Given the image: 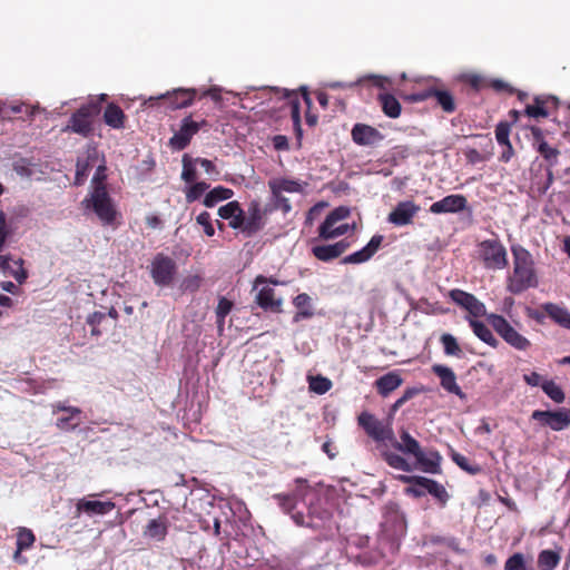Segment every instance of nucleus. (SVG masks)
<instances>
[{"label": "nucleus", "mask_w": 570, "mask_h": 570, "mask_svg": "<svg viewBox=\"0 0 570 570\" xmlns=\"http://www.w3.org/2000/svg\"><path fill=\"white\" fill-rule=\"evenodd\" d=\"M513 269L507 278V289L511 294H521L539 284L531 253L520 245L511 247Z\"/></svg>", "instance_id": "obj_1"}, {"label": "nucleus", "mask_w": 570, "mask_h": 570, "mask_svg": "<svg viewBox=\"0 0 570 570\" xmlns=\"http://www.w3.org/2000/svg\"><path fill=\"white\" fill-rule=\"evenodd\" d=\"M86 209H91L105 226H116L119 213L107 190L105 183L96 184L82 200Z\"/></svg>", "instance_id": "obj_2"}, {"label": "nucleus", "mask_w": 570, "mask_h": 570, "mask_svg": "<svg viewBox=\"0 0 570 570\" xmlns=\"http://www.w3.org/2000/svg\"><path fill=\"white\" fill-rule=\"evenodd\" d=\"M358 424L365 430L366 434L376 442L377 448L385 456L389 465H392V454L385 449L390 441H392L391 422L386 417L379 420L368 412H363L358 416Z\"/></svg>", "instance_id": "obj_3"}, {"label": "nucleus", "mask_w": 570, "mask_h": 570, "mask_svg": "<svg viewBox=\"0 0 570 570\" xmlns=\"http://www.w3.org/2000/svg\"><path fill=\"white\" fill-rule=\"evenodd\" d=\"M100 114V105L98 101H89L88 104L79 107L71 114L63 132H73L88 138L94 132V122L96 117Z\"/></svg>", "instance_id": "obj_4"}, {"label": "nucleus", "mask_w": 570, "mask_h": 570, "mask_svg": "<svg viewBox=\"0 0 570 570\" xmlns=\"http://www.w3.org/2000/svg\"><path fill=\"white\" fill-rule=\"evenodd\" d=\"M397 92L400 97H402L404 100L412 102H419L424 101L429 98H434L436 100V105L446 114H452L456 109L455 99L453 95L446 89L429 87L419 91L407 94L402 88H399Z\"/></svg>", "instance_id": "obj_5"}, {"label": "nucleus", "mask_w": 570, "mask_h": 570, "mask_svg": "<svg viewBox=\"0 0 570 570\" xmlns=\"http://www.w3.org/2000/svg\"><path fill=\"white\" fill-rule=\"evenodd\" d=\"M149 272L157 286L166 287L173 283L177 274V264L171 257L158 253L150 263Z\"/></svg>", "instance_id": "obj_6"}, {"label": "nucleus", "mask_w": 570, "mask_h": 570, "mask_svg": "<svg viewBox=\"0 0 570 570\" xmlns=\"http://www.w3.org/2000/svg\"><path fill=\"white\" fill-rule=\"evenodd\" d=\"M449 297L456 306L466 313L469 321L487 316L485 305L478 299L475 295L460 288H453L449 292Z\"/></svg>", "instance_id": "obj_7"}, {"label": "nucleus", "mask_w": 570, "mask_h": 570, "mask_svg": "<svg viewBox=\"0 0 570 570\" xmlns=\"http://www.w3.org/2000/svg\"><path fill=\"white\" fill-rule=\"evenodd\" d=\"M480 256L489 269H503L508 265L507 249L498 239H485L480 243Z\"/></svg>", "instance_id": "obj_8"}, {"label": "nucleus", "mask_w": 570, "mask_h": 570, "mask_svg": "<svg viewBox=\"0 0 570 570\" xmlns=\"http://www.w3.org/2000/svg\"><path fill=\"white\" fill-rule=\"evenodd\" d=\"M559 98L552 95H538L533 98V104L527 105L524 108V115L539 119L547 118L551 111L559 108Z\"/></svg>", "instance_id": "obj_9"}, {"label": "nucleus", "mask_w": 570, "mask_h": 570, "mask_svg": "<svg viewBox=\"0 0 570 570\" xmlns=\"http://www.w3.org/2000/svg\"><path fill=\"white\" fill-rule=\"evenodd\" d=\"M531 417L548 425L553 431H561L570 425V410L560 409L558 411H540L535 410Z\"/></svg>", "instance_id": "obj_10"}, {"label": "nucleus", "mask_w": 570, "mask_h": 570, "mask_svg": "<svg viewBox=\"0 0 570 570\" xmlns=\"http://www.w3.org/2000/svg\"><path fill=\"white\" fill-rule=\"evenodd\" d=\"M200 129V124L194 121L191 116H187L181 120L180 128L169 139V146L175 150H184L190 144L191 138Z\"/></svg>", "instance_id": "obj_11"}, {"label": "nucleus", "mask_w": 570, "mask_h": 570, "mask_svg": "<svg viewBox=\"0 0 570 570\" xmlns=\"http://www.w3.org/2000/svg\"><path fill=\"white\" fill-rule=\"evenodd\" d=\"M468 207L466 197L460 194L448 195L430 206V212L435 215L456 214Z\"/></svg>", "instance_id": "obj_12"}, {"label": "nucleus", "mask_w": 570, "mask_h": 570, "mask_svg": "<svg viewBox=\"0 0 570 570\" xmlns=\"http://www.w3.org/2000/svg\"><path fill=\"white\" fill-rule=\"evenodd\" d=\"M92 495L79 499L76 503V512L79 515L85 513L89 517L105 515L115 509V503L111 501H97L91 500Z\"/></svg>", "instance_id": "obj_13"}, {"label": "nucleus", "mask_w": 570, "mask_h": 570, "mask_svg": "<svg viewBox=\"0 0 570 570\" xmlns=\"http://www.w3.org/2000/svg\"><path fill=\"white\" fill-rule=\"evenodd\" d=\"M352 138L355 144L361 146H376L384 139V136L372 126L356 124L352 129Z\"/></svg>", "instance_id": "obj_14"}, {"label": "nucleus", "mask_w": 570, "mask_h": 570, "mask_svg": "<svg viewBox=\"0 0 570 570\" xmlns=\"http://www.w3.org/2000/svg\"><path fill=\"white\" fill-rule=\"evenodd\" d=\"M433 372L440 379L441 386L449 393L455 394L461 400H466V394L461 390L456 383V376L454 372L444 365H433Z\"/></svg>", "instance_id": "obj_15"}, {"label": "nucleus", "mask_w": 570, "mask_h": 570, "mask_svg": "<svg viewBox=\"0 0 570 570\" xmlns=\"http://www.w3.org/2000/svg\"><path fill=\"white\" fill-rule=\"evenodd\" d=\"M197 95L196 89H184L178 88L173 92H167L163 95L160 98L164 99L167 104V107L171 110L186 108L193 105Z\"/></svg>", "instance_id": "obj_16"}, {"label": "nucleus", "mask_w": 570, "mask_h": 570, "mask_svg": "<svg viewBox=\"0 0 570 570\" xmlns=\"http://www.w3.org/2000/svg\"><path fill=\"white\" fill-rule=\"evenodd\" d=\"M413 458L421 471L430 474L441 473L442 456L439 452L433 450L423 451L421 449Z\"/></svg>", "instance_id": "obj_17"}, {"label": "nucleus", "mask_w": 570, "mask_h": 570, "mask_svg": "<svg viewBox=\"0 0 570 570\" xmlns=\"http://www.w3.org/2000/svg\"><path fill=\"white\" fill-rule=\"evenodd\" d=\"M351 243L347 239H342L332 245H314L312 254L322 262H330L340 257L350 247Z\"/></svg>", "instance_id": "obj_18"}, {"label": "nucleus", "mask_w": 570, "mask_h": 570, "mask_svg": "<svg viewBox=\"0 0 570 570\" xmlns=\"http://www.w3.org/2000/svg\"><path fill=\"white\" fill-rule=\"evenodd\" d=\"M383 242L382 235H374L362 249L343 258L344 264H361L367 262L380 248Z\"/></svg>", "instance_id": "obj_19"}, {"label": "nucleus", "mask_w": 570, "mask_h": 570, "mask_svg": "<svg viewBox=\"0 0 570 570\" xmlns=\"http://www.w3.org/2000/svg\"><path fill=\"white\" fill-rule=\"evenodd\" d=\"M23 259L12 261L8 255H0V271L12 276L19 284H23L28 278V272L23 267Z\"/></svg>", "instance_id": "obj_20"}, {"label": "nucleus", "mask_w": 570, "mask_h": 570, "mask_svg": "<svg viewBox=\"0 0 570 570\" xmlns=\"http://www.w3.org/2000/svg\"><path fill=\"white\" fill-rule=\"evenodd\" d=\"M421 207L412 200L400 202L394 206V226H405L413 223Z\"/></svg>", "instance_id": "obj_21"}, {"label": "nucleus", "mask_w": 570, "mask_h": 570, "mask_svg": "<svg viewBox=\"0 0 570 570\" xmlns=\"http://www.w3.org/2000/svg\"><path fill=\"white\" fill-rule=\"evenodd\" d=\"M248 217H246V226L244 228V234L248 237L255 235L261 229H263L264 223V213L261 208V204L257 200L250 202L248 205Z\"/></svg>", "instance_id": "obj_22"}, {"label": "nucleus", "mask_w": 570, "mask_h": 570, "mask_svg": "<svg viewBox=\"0 0 570 570\" xmlns=\"http://www.w3.org/2000/svg\"><path fill=\"white\" fill-rule=\"evenodd\" d=\"M495 332L510 345L519 350H524L529 341L519 334L510 323H492Z\"/></svg>", "instance_id": "obj_23"}, {"label": "nucleus", "mask_w": 570, "mask_h": 570, "mask_svg": "<svg viewBox=\"0 0 570 570\" xmlns=\"http://www.w3.org/2000/svg\"><path fill=\"white\" fill-rule=\"evenodd\" d=\"M104 122L116 130H121L126 127L127 116L124 110L115 102H110L104 110Z\"/></svg>", "instance_id": "obj_24"}, {"label": "nucleus", "mask_w": 570, "mask_h": 570, "mask_svg": "<svg viewBox=\"0 0 570 570\" xmlns=\"http://www.w3.org/2000/svg\"><path fill=\"white\" fill-rule=\"evenodd\" d=\"M57 411H65L68 413L66 417H60L57 420V426L61 430L76 429L80 424L79 414L80 410L78 407L65 406L61 403L53 405V413Z\"/></svg>", "instance_id": "obj_25"}, {"label": "nucleus", "mask_w": 570, "mask_h": 570, "mask_svg": "<svg viewBox=\"0 0 570 570\" xmlns=\"http://www.w3.org/2000/svg\"><path fill=\"white\" fill-rule=\"evenodd\" d=\"M256 303L264 309H269L273 312L281 311L282 299L275 297V292L272 287L263 286L257 295Z\"/></svg>", "instance_id": "obj_26"}, {"label": "nucleus", "mask_w": 570, "mask_h": 570, "mask_svg": "<svg viewBox=\"0 0 570 570\" xmlns=\"http://www.w3.org/2000/svg\"><path fill=\"white\" fill-rule=\"evenodd\" d=\"M271 194L281 193H303V185L295 179L289 178H272L268 180Z\"/></svg>", "instance_id": "obj_27"}, {"label": "nucleus", "mask_w": 570, "mask_h": 570, "mask_svg": "<svg viewBox=\"0 0 570 570\" xmlns=\"http://www.w3.org/2000/svg\"><path fill=\"white\" fill-rule=\"evenodd\" d=\"M283 97L287 99V104L291 108V117L293 120V125L297 135V138H302V127H301V102L298 96L294 91L284 90Z\"/></svg>", "instance_id": "obj_28"}, {"label": "nucleus", "mask_w": 570, "mask_h": 570, "mask_svg": "<svg viewBox=\"0 0 570 570\" xmlns=\"http://www.w3.org/2000/svg\"><path fill=\"white\" fill-rule=\"evenodd\" d=\"M167 534V523L164 519H151L145 530L144 535L148 539H153L156 541H161L165 539Z\"/></svg>", "instance_id": "obj_29"}, {"label": "nucleus", "mask_w": 570, "mask_h": 570, "mask_svg": "<svg viewBox=\"0 0 570 570\" xmlns=\"http://www.w3.org/2000/svg\"><path fill=\"white\" fill-rule=\"evenodd\" d=\"M233 195L234 191L232 189L224 186H217L206 194L203 203L206 207L210 208L219 202L232 198Z\"/></svg>", "instance_id": "obj_30"}, {"label": "nucleus", "mask_w": 570, "mask_h": 570, "mask_svg": "<svg viewBox=\"0 0 570 570\" xmlns=\"http://www.w3.org/2000/svg\"><path fill=\"white\" fill-rule=\"evenodd\" d=\"M394 448L412 456H414L421 450L419 442L413 439L406 431H401L400 442L396 443L394 441Z\"/></svg>", "instance_id": "obj_31"}, {"label": "nucleus", "mask_w": 570, "mask_h": 570, "mask_svg": "<svg viewBox=\"0 0 570 570\" xmlns=\"http://www.w3.org/2000/svg\"><path fill=\"white\" fill-rule=\"evenodd\" d=\"M472 326L473 333L483 342L491 346H495L498 341L492 332L490 325L492 323H470Z\"/></svg>", "instance_id": "obj_32"}, {"label": "nucleus", "mask_w": 570, "mask_h": 570, "mask_svg": "<svg viewBox=\"0 0 570 570\" xmlns=\"http://www.w3.org/2000/svg\"><path fill=\"white\" fill-rule=\"evenodd\" d=\"M535 150L544 158L549 165V168H552L558 164L560 151L557 148L549 146L548 142L539 145ZM548 177L549 180H552L551 169L548 170Z\"/></svg>", "instance_id": "obj_33"}, {"label": "nucleus", "mask_w": 570, "mask_h": 570, "mask_svg": "<svg viewBox=\"0 0 570 570\" xmlns=\"http://www.w3.org/2000/svg\"><path fill=\"white\" fill-rule=\"evenodd\" d=\"M560 562V554L552 550H543L539 553L538 566L541 570H553Z\"/></svg>", "instance_id": "obj_34"}, {"label": "nucleus", "mask_w": 570, "mask_h": 570, "mask_svg": "<svg viewBox=\"0 0 570 570\" xmlns=\"http://www.w3.org/2000/svg\"><path fill=\"white\" fill-rule=\"evenodd\" d=\"M311 302L312 299L306 293L298 294L294 298V305L297 308V316L308 318L314 315Z\"/></svg>", "instance_id": "obj_35"}, {"label": "nucleus", "mask_w": 570, "mask_h": 570, "mask_svg": "<svg viewBox=\"0 0 570 570\" xmlns=\"http://www.w3.org/2000/svg\"><path fill=\"white\" fill-rule=\"evenodd\" d=\"M421 482L425 487L428 493L436 498L442 503L448 501L449 494L442 484L431 479H422Z\"/></svg>", "instance_id": "obj_36"}, {"label": "nucleus", "mask_w": 570, "mask_h": 570, "mask_svg": "<svg viewBox=\"0 0 570 570\" xmlns=\"http://www.w3.org/2000/svg\"><path fill=\"white\" fill-rule=\"evenodd\" d=\"M35 542V535L31 530L22 528L17 535V552L16 557L23 550L29 549Z\"/></svg>", "instance_id": "obj_37"}, {"label": "nucleus", "mask_w": 570, "mask_h": 570, "mask_svg": "<svg viewBox=\"0 0 570 570\" xmlns=\"http://www.w3.org/2000/svg\"><path fill=\"white\" fill-rule=\"evenodd\" d=\"M542 307L552 321H570V314L556 304L547 303Z\"/></svg>", "instance_id": "obj_38"}, {"label": "nucleus", "mask_w": 570, "mask_h": 570, "mask_svg": "<svg viewBox=\"0 0 570 570\" xmlns=\"http://www.w3.org/2000/svg\"><path fill=\"white\" fill-rule=\"evenodd\" d=\"M542 390L556 403H562L564 401V393L553 381L542 383Z\"/></svg>", "instance_id": "obj_39"}, {"label": "nucleus", "mask_w": 570, "mask_h": 570, "mask_svg": "<svg viewBox=\"0 0 570 570\" xmlns=\"http://www.w3.org/2000/svg\"><path fill=\"white\" fill-rule=\"evenodd\" d=\"M181 179L185 183H195L197 179V171L196 168L193 165L191 158L185 154L183 156V171H181Z\"/></svg>", "instance_id": "obj_40"}, {"label": "nucleus", "mask_w": 570, "mask_h": 570, "mask_svg": "<svg viewBox=\"0 0 570 570\" xmlns=\"http://www.w3.org/2000/svg\"><path fill=\"white\" fill-rule=\"evenodd\" d=\"M452 460L464 471H466L471 475H475L481 471V468L478 464H472L468 458L464 455L452 452Z\"/></svg>", "instance_id": "obj_41"}, {"label": "nucleus", "mask_w": 570, "mask_h": 570, "mask_svg": "<svg viewBox=\"0 0 570 570\" xmlns=\"http://www.w3.org/2000/svg\"><path fill=\"white\" fill-rule=\"evenodd\" d=\"M309 389L317 394H324L332 387V382L323 376H309Z\"/></svg>", "instance_id": "obj_42"}, {"label": "nucleus", "mask_w": 570, "mask_h": 570, "mask_svg": "<svg viewBox=\"0 0 570 570\" xmlns=\"http://www.w3.org/2000/svg\"><path fill=\"white\" fill-rule=\"evenodd\" d=\"M461 80L476 91L488 88V79L478 73L463 75Z\"/></svg>", "instance_id": "obj_43"}, {"label": "nucleus", "mask_w": 570, "mask_h": 570, "mask_svg": "<svg viewBox=\"0 0 570 570\" xmlns=\"http://www.w3.org/2000/svg\"><path fill=\"white\" fill-rule=\"evenodd\" d=\"M401 480L405 482H412L413 484L406 489V492L413 494L414 497H422L425 494L426 489L421 482L422 479H426L425 476H401Z\"/></svg>", "instance_id": "obj_44"}, {"label": "nucleus", "mask_w": 570, "mask_h": 570, "mask_svg": "<svg viewBox=\"0 0 570 570\" xmlns=\"http://www.w3.org/2000/svg\"><path fill=\"white\" fill-rule=\"evenodd\" d=\"M208 188H209V185L206 181L194 183L186 190L187 203L190 204V203L196 202Z\"/></svg>", "instance_id": "obj_45"}, {"label": "nucleus", "mask_w": 570, "mask_h": 570, "mask_svg": "<svg viewBox=\"0 0 570 570\" xmlns=\"http://www.w3.org/2000/svg\"><path fill=\"white\" fill-rule=\"evenodd\" d=\"M441 342L446 355L459 356L461 354V348L454 336L451 334H443L441 337Z\"/></svg>", "instance_id": "obj_46"}, {"label": "nucleus", "mask_w": 570, "mask_h": 570, "mask_svg": "<svg viewBox=\"0 0 570 570\" xmlns=\"http://www.w3.org/2000/svg\"><path fill=\"white\" fill-rule=\"evenodd\" d=\"M24 112L28 116L33 115V111L28 105L19 104V105H9L0 108V114L3 117H11L18 114Z\"/></svg>", "instance_id": "obj_47"}, {"label": "nucleus", "mask_w": 570, "mask_h": 570, "mask_svg": "<svg viewBox=\"0 0 570 570\" xmlns=\"http://www.w3.org/2000/svg\"><path fill=\"white\" fill-rule=\"evenodd\" d=\"M511 131V124L508 121H500L495 127V139L499 145H508L510 142L509 136Z\"/></svg>", "instance_id": "obj_48"}, {"label": "nucleus", "mask_w": 570, "mask_h": 570, "mask_svg": "<svg viewBox=\"0 0 570 570\" xmlns=\"http://www.w3.org/2000/svg\"><path fill=\"white\" fill-rule=\"evenodd\" d=\"M202 277L199 275H188L180 283L181 292L195 293L202 285Z\"/></svg>", "instance_id": "obj_49"}, {"label": "nucleus", "mask_w": 570, "mask_h": 570, "mask_svg": "<svg viewBox=\"0 0 570 570\" xmlns=\"http://www.w3.org/2000/svg\"><path fill=\"white\" fill-rule=\"evenodd\" d=\"M351 215V209L347 206H338L331 210L326 216V225H331L332 222H341L346 219Z\"/></svg>", "instance_id": "obj_50"}, {"label": "nucleus", "mask_w": 570, "mask_h": 570, "mask_svg": "<svg viewBox=\"0 0 570 570\" xmlns=\"http://www.w3.org/2000/svg\"><path fill=\"white\" fill-rule=\"evenodd\" d=\"M272 202L274 209H279L284 214H287L292 209V205L289 199L283 195V193L277 191L276 194H272Z\"/></svg>", "instance_id": "obj_51"}, {"label": "nucleus", "mask_w": 570, "mask_h": 570, "mask_svg": "<svg viewBox=\"0 0 570 570\" xmlns=\"http://www.w3.org/2000/svg\"><path fill=\"white\" fill-rule=\"evenodd\" d=\"M505 570H528L523 554L514 553L511 556L504 566Z\"/></svg>", "instance_id": "obj_52"}, {"label": "nucleus", "mask_w": 570, "mask_h": 570, "mask_svg": "<svg viewBox=\"0 0 570 570\" xmlns=\"http://www.w3.org/2000/svg\"><path fill=\"white\" fill-rule=\"evenodd\" d=\"M196 222L197 224H199L200 226H203L204 228V233L208 236V237H212L214 236L215 234V228L212 224V217H210V214L208 212H202L197 217H196Z\"/></svg>", "instance_id": "obj_53"}, {"label": "nucleus", "mask_w": 570, "mask_h": 570, "mask_svg": "<svg viewBox=\"0 0 570 570\" xmlns=\"http://www.w3.org/2000/svg\"><path fill=\"white\" fill-rule=\"evenodd\" d=\"M91 168V164L89 161V157L86 160H78L76 165V184L80 185L85 180L88 175V171Z\"/></svg>", "instance_id": "obj_54"}, {"label": "nucleus", "mask_w": 570, "mask_h": 570, "mask_svg": "<svg viewBox=\"0 0 570 570\" xmlns=\"http://www.w3.org/2000/svg\"><path fill=\"white\" fill-rule=\"evenodd\" d=\"M338 222H332L331 225H326V218L318 227V237L321 239H334L335 238V228H337Z\"/></svg>", "instance_id": "obj_55"}, {"label": "nucleus", "mask_w": 570, "mask_h": 570, "mask_svg": "<svg viewBox=\"0 0 570 570\" xmlns=\"http://www.w3.org/2000/svg\"><path fill=\"white\" fill-rule=\"evenodd\" d=\"M240 205L237 200H233L227 203L224 206H220L218 209V215L223 219H230L240 209Z\"/></svg>", "instance_id": "obj_56"}, {"label": "nucleus", "mask_w": 570, "mask_h": 570, "mask_svg": "<svg viewBox=\"0 0 570 570\" xmlns=\"http://www.w3.org/2000/svg\"><path fill=\"white\" fill-rule=\"evenodd\" d=\"M468 164L475 165L482 161H485L488 159V156L482 155L480 151H478L475 148L472 147H465L462 150Z\"/></svg>", "instance_id": "obj_57"}, {"label": "nucleus", "mask_w": 570, "mask_h": 570, "mask_svg": "<svg viewBox=\"0 0 570 570\" xmlns=\"http://www.w3.org/2000/svg\"><path fill=\"white\" fill-rule=\"evenodd\" d=\"M233 302L226 297H220L216 307V316L218 321H223L232 311Z\"/></svg>", "instance_id": "obj_58"}, {"label": "nucleus", "mask_w": 570, "mask_h": 570, "mask_svg": "<svg viewBox=\"0 0 570 570\" xmlns=\"http://www.w3.org/2000/svg\"><path fill=\"white\" fill-rule=\"evenodd\" d=\"M229 227L233 229H240L244 234V228L246 226V217L244 210L240 208L235 216L229 219Z\"/></svg>", "instance_id": "obj_59"}, {"label": "nucleus", "mask_w": 570, "mask_h": 570, "mask_svg": "<svg viewBox=\"0 0 570 570\" xmlns=\"http://www.w3.org/2000/svg\"><path fill=\"white\" fill-rule=\"evenodd\" d=\"M376 386L383 396H387L392 392V374L389 373L377 380Z\"/></svg>", "instance_id": "obj_60"}, {"label": "nucleus", "mask_w": 570, "mask_h": 570, "mask_svg": "<svg viewBox=\"0 0 570 570\" xmlns=\"http://www.w3.org/2000/svg\"><path fill=\"white\" fill-rule=\"evenodd\" d=\"M530 131L532 135V146L534 148H538L539 145L547 142L544 139V132L540 127L531 126Z\"/></svg>", "instance_id": "obj_61"}, {"label": "nucleus", "mask_w": 570, "mask_h": 570, "mask_svg": "<svg viewBox=\"0 0 570 570\" xmlns=\"http://www.w3.org/2000/svg\"><path fill=\"white\" fill-rule=\"evenodd\" d=\"M263 284L285 285L286 282L279 281L278 278H276L274 276H271V277H266L264 275L256 276V278L254 281V288H257L259 285H263Z\"/></svg>", "instance_id": "obj_62"}, {"label": "nucleus", "mask_w": 570, "mask_h": 570, "mask_svg": "<svg viewBox=\"0 0 570 570\" xmlns=\"http://www.w3.org/2000/svg\"><path fill=\"white\" fill-rule=\"evenodd\" d=\"M379 98L382 104L383 111L386 116L392 117V94L379 92Z\"/></svg>", "instance_id": "obj_63"}, {"label": "nucleus", "mask_w": 570, "mask_h": 570, "mask_svg": "<svg viewBox=\"0 0 570 570\" xmlns=\"http://www.w3.org/2000/svg\"><path fill=\"white\" fill-rule=\"evenodd\" d=\"M523 380L527 382V384H529L531 386H541V387H542V383H544L547 381L537 372H531L529 374H524Z\"/></svg>", "instance_id": "obj_64"}]
</instances>
